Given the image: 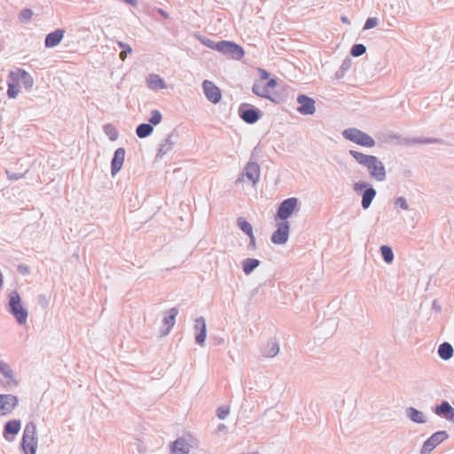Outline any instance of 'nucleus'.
<instances>
[{
  "label": "nucleus",
  "instance_id": "nucleus-12",
  "mask_svg": "<svg viewBox=\"0 0 454 454\" xmlns=\"http://www.w3.org/2000/svg\"><path fill=\"white\" fill-rule=\"evenodd\" d=\"M289 237V223L288 222H281L278 223V229L273 232L271 236V241L274 244L282 245L285 244Z\"/></svg>",
  "mask_w": 454,
  "mask_h": 454
},
{
  "label": "nucleus",
  "instance_id": "nucleus-49",
  "mask_svg": "<svg viewBox=\"0 0 454 454\" xmlns=\"http://www.w3.org/2000/svg\"><path fill=\"white\" fill-rule=\"evenodd\" d=\"M3 283H4V281H3V275H2V273L0 272V288H2V286H3Z\"/></svg>",
  "mask_w": 454,
  "mask_h": 454
},
{
  "label": "nucleus",
  "instance_id": "nucleus-35",
  "mask_svg": "<svg viewBox=\"0 0 454 454\" xmlns=\"http://www.w3.org/2000/svg\"><path fill=\"white\" fill-rule=\"evenodd\" d=\"M381 254L386 262L390 263L394 259L392 249L387 246H382L380 247Z\"/></svg>",
  "mask_w": 454,
  "mask_h": 454
},
{
  "label": "nucleus",
  "instance_id": "nucleus-14",
  "mask_svg": "<svg viewBox=\"0 0 454 454\" xmlns=\"http://www.w3.org/2000/svg\"><path fill=\"white\" fill-rule=\"evenodd\" d=\"M178 135L175 131L168 134L165 140L160 145L156 157L161 159L168 154L173 150Z\"/></svg>",
  "mask_w": 454,
  "mask_h": 454
},
{
  "label": "nucleus",
  "instance_id": "nucleus-37",
  "mask_svg": "<svg viewBox=\"0 0 454 454\" xmlns=\"http://www.w3.org/2000/svg\"><path fill=\"white\" fill-rule=\"evenodd\" d=\"M32 16L33 11L29 8H25L20 12L19 19L21 22L27 23L32 19Z\"/></svg>",
  "mask_w": 454,
  "mask_h": 454
},
{
  "label": "nucleus",
  "instance_id": "nucleus-5",
  "mask_svg": "<svg viewBox=\"0 0 454 454\" xmlns=\"http://www.w3.org/2000/svg\"><path fill=\"white\" fill-rule=\"evenodd\" d=\"M342 134L346 139L359 145L365 147H373L375 145V141L371 136L357 129H347Z\"/></svg>",
  "mask_w": 454,
  "mask_h": 454
},
{
  "label": "nucleus",
  "instance_id": "nucleus-8",
  "mask_svg": "<svg viewBox=\"0 0 454 454\" xmlns=\"http://www.w3.org/2000/svg\"><path fill=\"white\" fill-rule=\"evenodd\" d=\"M239 115L247 123H254L259 120L260 111L248 104H241L239 107Z\"/></svg>",
  "mask_w": 454,
  "mask_h": 454
},
{
  "label": "nucleus",
  "instance_id": "nucleus-41",
  "mask_svg": "<svg viewBox=\"0 0 454 454\" xmlns=\"http://www.w3.org/2000/svg\"><path fill=\"white\" fill-rule=\"evenodd\" d=\"M270 349L265 351V355L268 356H274L278 352V347L276 343L271 342L269 344Z\"/></svg>",
  "mask_w": 454,
  "mask_h": 454
},
{
  "label": "nucleus",
  "instance_id": "nucleus-47",
  "mask_svg": "<svg viewBox=\"0 0 454 454\" xmlns=\"http://www.w3.org/2000/svg\"><path fill=\"white\" fill-rule=\"evenodd\" d=\"M157 12L165 19L168 18V13L165 12L163 9L158 8Z\"/></svg>",
  "mask_w": 454,
  "mask_h": 454
},
{
  "label": "nucleus",
  "instance_id": "nucleus-32",
  "mask_svg": "<svg viewBox=\"0 0 454 454\" xmlns=\"http://www.w3.org/2000/svg\"><path fill=\"white\" fill-rule=\"evenodd\" d=\"M238 225L245 233L253 239V228L248 222H247L244 218H239Z\"/></svg>",
  "mask_w": 454,
  "mask_h": 454
},
{
  "label": "nucleus",
  "instance_id": "nucleus-4",
  "mask_svg": "<svg viewBox=\"0 0 454 454\" xmlns=\"http://www.w3.org/2000/svg\"><path fill=\"white\" fill-rule=\"evenodd\" d=\"M8 311L12 315L19 325H24L27 319V311L21 304L20 295L17 291L9 294Z\"/></svg>",
  "mask_w": 454,
  "mask_h": 454
},
{
  "label": "nucleus",
  "instance_id": "nucleus-10",
  "mask_svg": "<svg viewBox=\"0 0 454 454\" xmlns=\"http://www.w3.org/2000/svg\"><path fill=\"white\" fill-rule=\"evenodd\" d=\"M448 437L444 431L434 433L429 439H427L421 449L420 454H429L438 444L443 442Z\"/></svg>",
  "mask_w": 454,
  "mask_h": 454
},
{
  "label": "nucleus",
  "instance_id": "nucleus-27",
  "mask_svg": "<svg viewBox=\"0 0 454 454\" xmlns=\"http://www.w3.org/2000/svg\"><path fill=\"white\" fill-rule=\"evenodd\" d=\"M376 195V192L373 188H368L363 194L362 206L364 209L368 208L372 203V200Z\"/></svg>",
  "mask_w": 454,
  "mask_h": 454
},
{
  "label": "nucleus",
  "instance_id": "nucleus-45",
  "mask_svg": "<svg viewBox=\"0 0 454 454\" xmlns=\"http://www.w3.org/2000/svg\"><path fill=\"white\" fill-rule=\"evenodd\" d=\"M6 174L11 180H18L23 176L22 174H11L8 170H6Z\"/></svg>",
  "mask_w": 454,
  "mask_h": 454
},
{
  "label": "nucleus",
  "instance_id": "nucleus-6",
  "mask_svg": "<svg viewBox=\"0 0 454 454\" xmlns=\"http://www.w3.org/2000/svg\"><path fill=\"white\" fill-rule=\"evenodd\" d=\"M0 373L2 375V379H0V383L7 389H13L19 386V381L17 380L13 371L10 367L8 364L0 360Z\"/></svg>",
  "mask_w": 454,
  "mask_h": 454
},
{
  "label": "nucleus",
  "instance_id": "nucleus-38",
  "mask_svg": "<svg viewBox=\"0 0 454 454\" xmlns=\"http://www.w3.org/2000/svg\"><path fill=\"white\" fill-rule=\"evenodd\" d=\"M162 120V115L159 110H153L151 113V117L149 119V124L153 125H158L160 123Z\"/></svg>",
  "mask_w": 454,
  "mask_h": 454
},
{
  "label": "nucleus",
  "instance_id": "nucleus-24",
  "mask_svg": "<svg viewBox=\"0 0 454 454\" xmlns=\"http://www.w3.org/2000/svg\"><path fill=\"white\" fill-rule=\"evenodd\" d=\"M21 427V423L19 419L8 421L4 427V436L8 440V434L16 435Z\"/></svg>",
  "mask_w": 454,
  "mask_h": 454
},
{
  "label": "nucleus",
  "instance_id": "nucleus-9",
  "mask_svg": "<svg viewBox=\"0 0 454 454\" xmlns=\"http://www.w3.org/2000/svg\"><path fill=\"white\" fill-rule=\"evenodd\" d=\"M9 79L12 82L21 83L27 90H31V88L34 85V80L32 76L27 72L22 69H18L17 71L10 72Z\"/></svg>",
  "mask_w": 454,
  "mask_h": 454
},
{
  "label": "nucleus",
  "instance_id": "nucleus-42",
  "mask_svg": "<svg viewBox=\"0 0 454 454\" xmlns=\"http://www.w3.org/2000/svg\"><path fill=\"white\" fill-rule=\"evenodd\" d=\"M378 25V20L376 18H369L365 24H364V29H370Z\"/></svg>",
  "mask_w": 454,
  "mask_h": 454
},
{
  "label": "nucleus",
  "instance_id": "nucleus-30",
  "mask_svg": "<svg viewBox=\"0 0 454 454\" xmlns=\"http://www.w3.org/2000/svg\"><path fill=\"white\" fill-rule=\"evenodd\" d=\"M259 265V261L256 259L248 258L243 262V270L246 274H249Z\"/></svg>",
  "mask_w": 454,
  "mask_h": 454
},
{
  "label": "nucleus",
  "instance_id": "nucleus-50",
  "mask_svg": "<svg viewBox=\"0 0 454 454\" xmlns=\"http://www.w3.org/2000/svg\"><path fill=\"white\" fill-rule=\"evenodd\" d=\"M341 21H342L343 23H348V18H347V17H341Z\"/></svg>",
  "mask_w": 454,
  "mask_h": 454
},
{
  "label": "nucleus",
  "instance_id": "nucleus-33",
  "mask_svg": "<svg viewBox=\"0 0 454 454\" xmlns=\"http://www.w3.org/2000/svg\"><path fill=\"white\" fill-rule=\"evenodd\" d=\"M409 418L417 423H423V414L414 408H410L408 411Z\"/></svg>",
  "mask_w": 454,
  "mask_h": 454
},
{
  "label": "nucleus",
  "instance_id": "nucleus-18",
  "mask_svg": "<svg viewBox=\"0 0 454 454\" xmlns=\"http://www.w3.org/2000/svg\"><path fill=\"white\" fill-rule=\"evenodd\" d=\"M178 314V309L176 308H171L168 310L167 316L163 318V328L160 331L161 336L168 335L171 329L173 328L175 323H176V317Z\"/></svg>",
  "mask_w": 454,
  "mask_h": 454
},
{
  "label": "nucleus",
  "instance_id": "nucleus-28",
  "mask_svg": "<svg viewBox=\"0 0 454 454\" xmlns=\"http://www.w3.org/2000/svg\"><path fill=\"white\" fill-rule=\"evenodd\" d=\"M438 354L442 359L447 360L452 356L453 348L449 343L444 342L440 345Z\"/></svg>",
  "mask_w": 454,
  "mask_h": 454
},
{
  "label": "nucleus",
  "instance_id": "nucleus-2",
  "mask_svg": "<svg viewBox=\"0 0 454 454\" xmlns=\"http://www.w3.org/2000/svg\"><path fill=\"white\" fill-rule=\"evenodd\" d=\"M349 153L360 164L367 168L370 175L376 181H384L386 179V168L384 164L373 155H366L360 152L351 150Z\"/></svg>",
  "mask_w": 454,
  "mask_h": 454
},
{
  "label": "nucleus",
  "instance_id": "nucleus-17",
  "mask_svg": "<svg viewBox=\"0 0 454 454\" xmlns=\"http://www.w3.org/2000/svg\"><path fill=\"white\" fill-rule=\"evenodd\" d=\"M125 149L122 147L115 150L114 157L111 160V174L113 176H114L121 169L125 159Z\"/></svg>",
  "mask_w": 454,
  "mask_h": 454
},
{
  "label": "nucleus",
  "instance_id": "nucleus-7",
  "mask_svg": "<svg viewBox=\"0 0 454 454\" xmlns=\"http://www.w3.org/2000/svg\"><path fill=\"white\" fill-rule=\"evenodd\" d=\"M298 205V200L296 198H289L285 200L279 206L278 212L275 215V220H283V222L286 221V219L291 216L294 211L296 209Z\"/></svg>",
  "mask_w": 454,
  "mask_h": 454
},
{
  "label": "nucleus",
  "instance_id": "nucleus-34",
  "mask_svg": "<svg viewBox=\"0 0 454 454\" xmlns=\"http://www.w3.org/2000/svg\"><path fill=\"white\" fill-rule=\"evenodd\" d=\"M118 46L122 50L120 52V59L124 61L127 58L128 53H130L132 51V48L126 43H123L121 41L117 42Z\"/></svg>",
  "mask_w": 454,
  "mask_h": 454
},
{
  "label": "nucleus",
  "instance_id": "nucleus-1",
  "mask_svg": "<svg viewBox=\"0 0 454 454\" xmlns=\"http://www.w3.org/2000/svg\"><path fill=\"white\" fill-rule=\"evenodd\" d=\"M257 71L259 79L253 85V92L258 97L276 101V99L278 98L277 80L271 78L270 74L262 68H258Z\"/></svg>",
  "mask_w": 454,
  "mask_h": 454
},
{
  "label": "nucleus",
  "instance_id": "nucleus-31",
  "mask_svg": "<svg viewBox=\"0 0 454 454\" xmlns=\"http://www.w3.org/2000/svg\"><path fill=\"white\" fill-rule=\"evenodd\" d=\"M452 408L451 406L447 403V402H444L442 403L441 405L437 406L436 409H435V412L440 415V414H443V413H450V417L449 418L450 419H454V413L452 412Z\"/></svg>",
  "mask_w": 454,
  "mask_h": 454
},
{
  "label": "nucleus",
  "instance_id": "nucleus-29",
  "mask_svg": "<svg viewBox=\"0 0 454 454\" xmlns=\"http://www.w3.org/2000/svg\"><path fill=\"white\" fill-rule=\"evenodd\" d=\"M104 132L111 141H115L118 138V131L115 127L110 123L104 125Z\"/></svg>",
  "mask_w": 454,
  "mask_h": 454
},
{
  "label": "nucleus",
  "instance_id": "nucleus-36",
  "mask_svg": "<svg viewBox=\"0 0 454 454\" xmlns=\"http://www.w3.org/2000/svg\"><path fill=\"white\" fill-rule=\"evenodd\" d=\"M15 82L12 81L8 82L7 95L10 98H15L20 93V89L15 85Z\"/></svg>",
  "mask_w": 454,
  "mask_h": 454
},
{
  "label": "nucleus",
  "instance_id": "nucleus-25",
  "mask_svg": "<svg viewBox=\"0 0 454 454\" xmlns=\"http://www.w3.org/2000/svg\"><path fill=\"white\" fill-rule=\"evenodd\" d=\"M153 131V127L149 123H141L136 129V134L139 138L149 137Z\"/></svg>",
  "mask_w": 454,
  "mask_h": 454
},
{
  "label": "nucleus",
  "instance_id": "nucleus-22",
  "mask_svg": "<svg viewBox=\"0 0 454 454\" xmlns=\"http://www.w3.org/2000/svg\"><path fill=\"white\" fill-rule=\"evenodd\" d=\"M146 82L148 87L153 90L167 89L165 81L155 74H149L146 78Z\"/></svg>",
  "mask_w": 454,
  "mask_h": 454
},
{
  "label": "nucleus",
  "instance_id": "nucleus-46",
  "mask_svg": "<svg viewBox=\"0 0 454 454\" xmlns=\"http://www.w3.org/2000/svg\"><path fill=\"white\" fill-rule=\"evenodd\" d=\"M365 187H366L365 184H363V183H356V184H355V190L356 191H360V190H362V189H364Z\"/></svg>",
  "mask_w": 454,
  "mask_h": 454
},
{
  "label": "nucleus",
  "instance_id": "nucleus-13",
  "mask_svg": "<svg viewBox=\"0 0 454 454\" xmlns=\"http://www.w3.org/2000/svg\"><path fill=\"white\" fill-rule=\"evenodd\" d=\"M297 102L300 105L297 111L303 115L313 114L316 112L315 100L305 95H299Z\"/></svg>",
  "mask_w": 454,
  "mask_h": 454
},
{
  "label": "nucleus",
  "instance_id": "nucleus-23",
  "mask_svg": "<svg viewBox=\"0 0 454 454\" xmlns=\"http://www.w3.org/2000/svg\"><path fill=\"white\" fill-rule=\"evenodd\" d=\"M200 42L208 48L216 50L223 53L227 52V41L225 40L215 43L209 38L203 37L200 38Z\"/></svg>",
  "mask_w": 454,
  "mask_h": 454
},
{
  "label": "nucleus",
  "instance_id": "nucleus-15",
  "mask_svg": "<svg viewBox=\"0 0 454 454\" xmlns=\"http://www.w3.org/2000/svg\"><path fill=\"white\" fill-rule=\"evenodd\" d=\"M195 341L203 346L207 337V325L204 317H200L194 321Z\"/></svg>",
  "mask_w": 454,
  "mask_h": 454
},
{
  "label": "nucleus",
  "instance_id": "nucleus-21",
  "mask_svg": "<svg viewBox=\"0 0 454 454\" xmlns=\"http://www.w3.org/2000/svg\"><path fill=\"white\" fill-rule=\"evenodd\" d=\"M244 176L253 184H256L260 178V167L254 162H249L244 172Z\"/></svg>",
  "mask_w": 454,
  "mask_h": 454
},
{
  "label": "nucleus",
  "instance_id": "nucleus-48",
  "mask_svg": "<svg viewBox=\"0 0 454 454\" xmlns=\"http://www.w3.org/2000/svg\"><path fill=\"white\" fill-rule=\"evenodd\" d=\"M121 1L124 2L125 4H130L132 6H135L137 4V0H121Z\"/></svg>",
  "mask_w": 454,
  "mask_h": 454
},
{
  "label": "nucleus",
  "instance_id": "nucleus-26",
  "mask_svg": "<svg viewBox=\"0 0 454 454\" xmlns=\"http://www.w3.org/2000/svg\"><path fill=\"white\" fill-rule=\"evenodd\" d=\"M244 54L245 51L239 45L229 42V56L234 59H241Z\"/></svg>",
  "mask_w": 454,
  "mask_h": 454
},
{
  "label": "nucleus",
  "instance_id": "nucleus-40",
  "mask_svg": "<svg viewBox=\"0 0 454 454\" xmlns=\"http://www.w3.org/2000/svg\"><path fill=\"white\" fill-rule=\"evenodd\" d=\"M226 434V426L224 424H220L217 428L213 432V435L215 438H220Z\"/></svg>",
  "mask_w": 454,
  "mask_h": 454
},
{
  "label": "nucleus",
  "instance_id": "nucleus-16",
  "mask_svg": "<svg viewBox=\"0 0 454 454\" xmlns=\"http://www.w3.org/2000/svg\"><path fill=\"white\" fill-rule=\"evenodd\" d=\"M19 403V399L16 395H0V414L11 412Z\"/></svg>",
  "mask_w": 454,
  "mask_h": 454
},
{
  "label": "nucleus",
  "instance_id": "nucleus-20",
  "mask_svg": "<svg viewBox=\"0 0 454 454\" xmlns=\"http://www.w3.org/2000/svg\"><path fill=\"white\" fill-rule=\"evenodd\" d=\"M191 444L183 437L177 438L171 447L172 454H188L191 450Z\"/></svg>",
  "mask_w": 454,
  "mask_h": 454
},
{
  "label": "nucleus",
  "instance_id": "nucleus-11",
  "mask_svg": "<svg viewBox=\"0 0 454 454\" xmlns=\"http://www.w3.org/2000/svg\"><path fill=\"white\" fill-rule=\"evenodd\" d=\"M202 89L208 101L213 104L220 102L222 98L221 90L211 81L205 80L202 82Z\"/></svg>",
  "mask_w": 454,
  "mask_h": 454
},
{
  "label": "nucleus",
  "instance_id": "nucleus-19",
  "mask_svg": "<svg viewBox=\"0 0 454 454\" xmlns=\"http://www.w3.org/2000/svg\"><path fill=\"white\" fill-rule=\"evenodd\" d=\"M64 34L65 30L60 28L48 34L44 41L45 47L53 48L57 46L62 41Z\"/></svg>",
  "mask_w": 454,
  "mask_h": 454
},
{
  "label": "nucleus",
  "instance_id": "nucleus-3",
  "mask_svg": "<svg viewBox=\"0 0 454 454\" xmlns=\"http://www.w3.org/2000/svg\"><path fill=\"white\" fill-rule=\"evenodd\" d=\"M36 426L33 421L28 422L23 431L21 449L25 454H35L37 450Z\"/></svg>",
  "mask_w": 454,
  "mask_h": 454
},
{
  "label": "nucleus",
  "instance_id": "nucleus-43",
  "mask_svg": "<svg viewBox=\"0 0 454 454\" xmlns=\"http://www.w3.org/2000/svg\"><path fill=\"white\" fill-rule=\"evenodd\" d=\"M395 205L400 207L401 208H403L404 210L408 209V205L406 203V200L403 198H402V197L397 198L395 200Z\"/></svg>",
  "mask_w": 454,
  "mask_h": 454
},
{
  "label": "nucleus",
  "instance_id": "nucleus-39",
  "mask_svg": "<svg viewBox=\"0 0 454 454\" xmlns=\"http://www.w3.org/2000/svg\"><path fill=\"white\" fill-rule=\"evenodd\" d=\"M365 46L363 44H355L351 49V54L355 57L363 55L365 52Z\"/></svg>",
  "mask_w": 454,
  "mask_h": 454
},
{
  "label": "nucleus",
  "instance_id": "nucleus-44",
  "mask_svg": "<svg viewBox=\"0 0 454 454\" xmlns=\"http://www.w3.org/2000/svg\"><path fill=\"white\" fill-rule=\"evenodd\" d=\"M216 415H217V417L220 419H225L227 417V408H225V407H219L217 409Z\"/></svg>",
  "mask_w": 454,
  "mask_h": 454
}]
</instances>
